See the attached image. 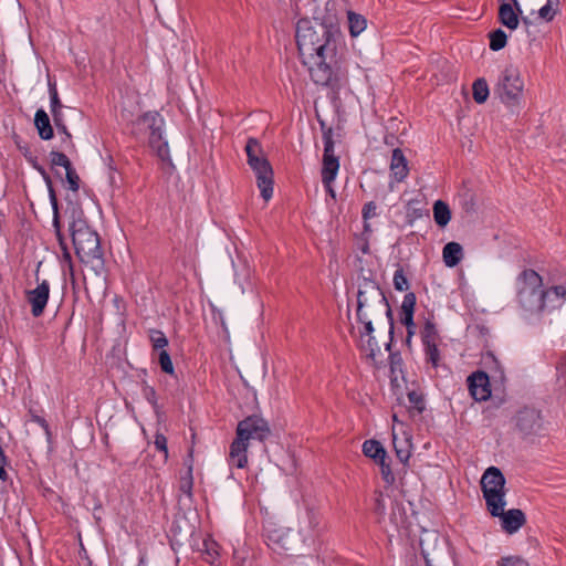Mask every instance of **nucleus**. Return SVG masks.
Segmentation results:
<instances>
[{
    "label": "nucleus",
    "mask_w": 566,
    "mask_h": 566,
    "mask_svg": "<svg viewBox=\"0 0 566 566\" xmlns=\"http://www.w3.org/2000/svg\"><path fill=\"white\" fill-rule=\"evenodd\" d=\"M385 311L390 324V339L394 334V318L390 305L382 293L381 289L373 281H365L358 290L357 294V317L364 324V332L360 333V347L368 352V356L375 359L377 352L380 347L374 343L373 323L370 317L381 314ZM386 349L389 350L391 340L385 344Z\"/></svg>",
    "instance_id": "obj_1"
},
{
    "label": "nucleus",
    "mask_w": 566,
    "mask_h": 566,
    "mask_svg": "<svg viewBox=\"0 0 566 566\" xmlns=\"http://www.w3.org/2000/svg\"><path fill=\"white\" fill-rule=\"evenodd\" d=\"M327 2L326 11L327 14L322 22L325 29L324 36L325 43L321 45V84L328 87L332 91V98H336L338 90L340 88L342 81L345 78V74L342 70L337 55V40L340 38V29L336 14H331L329 11L333 9ZM334 7V3H332Z\"/></svg>",
    "instance_id": "obj_2"
},
{
    "label": "nucleus",
    "mask_w": 566,
    "mask_h": 566,
    "mask_svg": "<svg viewBox=\"0 0 566 566\" xmlns=\"http://www.w3.org/2000/svg\"><path fill=\"white\" fill-rule=\"evenodd\" d=\"M270 434L269 423L261 417L250 416L240 421L237 427V437L230 446L229 463L238 469L245 468L250 440L263 442Z\"/></svg>",
    "instance_id": "obj_3"
},
{
    "label": "nucleus",
    "mask_w": 566,
    "mask_h": 566,
    "mask_svg": "<svg viewBox=\"0 0 566 566\" xmlns=\"http://www.w3.org/2000/svg\"><path fill=\"white\" fill-rule=\"evenodd\" d=\"M70 232L75 253L81 262L99 271L104 265V260L98 234L82 219L73 220L70 223Z\"/></svg>",
    "instance_id": "obj_4"
},
{
    "label": "nucleus",
    "mask_w": 566,
    "mask_h": 566,
    "mask_svg": "<svg viewBox=\"0 0 566 566\" xmlns=\"http://www.w3.org/2000/svg\"><path fill=\"white\" fill-rule=\"evenodd\" d=\"M524 6L545 22L554 20L559 12L560 0H521ZM513 4L502 1L499 8V21L506 28L514 30L518 25V13H522L518 0H512Z\"/></svg>",
    "instance_id": "obj_5"
},
{
    "label": "nucleus",
    "mask_w": 566,
    "mask_h": 566,
    "mask_svg": "<svg viewBox=\"0 0 566 566\" xmlns=\"http://www.w3.org/2000/svg\"><path fill=\"white\" fill-rule=\"evenodd\" d=\"M248 165L253 170L261 197L269 201L273 196V169L255 138H249L245 145Z\"/></svg>",
    "instance_id": "obj_6"
},
{
    "label": "nucleus",
    "mask_w": 566,
    "mask_h": 566,
    "mask_svg": "<svg viewBox=\"0 0 566 566\" xmlns=\"http://www.w3.org/2000/svg\"><path fill=\"white\" fill-rule=\"evenodd\" d=\"M296 43L298 54L312 80H315V70L318 66V35L312 20L303 18L296 24Z\"/></svg>",
    "instance_id": "obj_7"
},
{
    "label": "nucleus",
    "mask_w": 566,
    "mask_h": 566,
    "mask_svg": "<svg viewBox=\"0 0 566 566\" xmlns=\"http://www.w3.org/2000/svg\"><path fill=\"white\" fill-rule=\"evenodd\" d=\"M518 282L522 284L517 293L520 304L527 311H542L547 296V292L543 290L542 276L527 269L518 275Z\"/></svg>",
    "instance_id": "obj_8"
},
{
    "label": "nucleus",
    "mask_w": 566,
    "mask_h": 566,
    "mask_svg": "<svg viewBox=\"0 0 566 566\" xmlns=\"http://www.w3.org/2000/svg\"><path fill=\"white\" fill-rule=\"evenodd\" d=\"M505 478L496 467L488 468L481 479V489L491 515H499L505 505Z\"/></svg>",
    "instance_id": "obj_9"
},
{
    "label": "nucleus",
    "mask_w": 566,
    "mask_h": 566,
    "mask_svg": "<svg viewBox=\"0 0 566 566\" xmlns=\"http://www.w3.org/2000/svg\"><path fill=\"white\" fill-rule=\"evenodd\" d=\"M138 124L149 133L148 143L150 148L163 161L170 163L168 142L164 137V117L158 112H147L139 117Z\"/></svg>",
    "instance_id": "obj_10"
},
{
    "label": "nucleus",
    "mask_w": 566,
    "mask_h": 566,
    "mask_svg": "<svg viewBox=\"0 0 566 566\" xmlns=\"http://www.w3.org/2000/svg\"><path fill=\"white\" fill-rule=\"evenodd\" d=\"M524 91V82L520 70L514 65H507L501 73L494 87L502 103L509 106L520 104Z\"/></svg>",
    "instance_id": "obj_11"
},
{
    "label": "nucleus",
    "mask_w": 566,
    "mask_h": 566,
    "mask_svg": "<svg viewBox=\"0 0 566 566\" xmlns=\"http://www.w3.org/2000/svg\"><path fill=\"white\" fill-rule=\"evenodd\" d=\"M342 135L339 133L334 134L332 128L324 130V155H323V169L322 178L323 182L328 184L333 181L337 175L339 168V158L335 155L334 146L336 142H340Z\"/></svg>",
    "instance_id": "obj_12"
},
{
    "label": "nucleus",
    "mask_w": 566,
    "mask_h": 566,
    "mask_svg": "<svg viewBox=\"0 0 566 566\" xmlns=\"http://www.w3.org/2000/svg\"><path fill=\"white\" fill-rule=\"evenodd\" d=\"M195 549L201 552L205 559L213 564L219 556V544L212 539L210 533H191L190 535Z\"/></svg>",
    "instance_id": "obj_13"
},
{
    "label": "nucleus",
    "mask_w": 566,
    "mask_h": 566,
    "mask_svg": "<svg viewBox=\"0 0 566 566\" xmlns=\"http://www.w3.org/2000/svg\"><path fill=\"white\" fill-rule=\"evenodd\" d=\"M468 386L475 401H485L491 396L489 376L484 371H475L468 377Z\"/></svg>",
    "instance_id": "obj_14"
},
{
    "label": "nucleus",
    "mask_w": 566,
    "mask_h": 566,
    "mask_svg": "<svg viewBox=\"0 0 566 566\" xmlns=\"http://www.w3.org/2000/svg\"><path fill=\"white\" fill-rule=\"evenodd\" d=\"M50 294V285L46 280H43L38 286L28 292V301L31 304L32 315L39 317L42 315Z\"/></svg>",
    "instance_id": "obj_15"
},
{
    "label": "nucleus",
    "mask_w": 566,
    "mask_h": 566,
    "mask_svg": "<svg viewBox=\"0 0 566 566\" xmlns=\"http://www.w3.org/2000/svg\"><path fill=\"white\" fill-rule=\"evenodd\" d=\"M497 517H501L502 520V527L504 531H517L522 526H524L526 518L525 514L520 509H512L507 512H504V507L502 509V512L496 515Z\"/></svg>",
    "instance_id": "obj_16"
},
{
    "label": "nucleus",
    "mask_w": 566,
    "mask_h": 566,
    "mask_svg": "<svg viewBox=\"0 0 566 566\" xmlns=\"http://www.w3.org/2000/svg\"><path fill=\"white\" fill-rule=\"evenodd\" d=\"M390 170L394 175V178L398 182L403 181L406 179V177L408 176L409 169H408L407 159L400 148H395L392 150Z\"/></svg>",
    "instance_id": "obj_17"
},
{
    "label": "nucleus",
    "mask_w": 566,
    "mask_h": 566,
    "mask_svg": "<svg viewBox=\"0 0 566 566\" xmlns=\"http://www.w3.org/2000/svg\"><path fill=\"white\" fill-rule=\"evenodd\" d=\"M443 262L447 266H457L463 259L462 245L458 242H449L443 247L442 250Z\"/></svg>",
    "instance_id": "obj_18"
},
{
    "label": "nucleus",
    "mask_w": 566,
    "mask_h": 566,
    "mask_svg": "<svg viewBox=\"0 0 566 566\" xmlns=\"http://www.w3.org/2000/svg\"><path fill=\"white\" fill-rule=\"evenodd\" d=\"M34 125L38 129L39 136L44 140H50L54 136L49 115L44 109H38L34 116Z\"/></svg>",
    "instance_id": "obj_19"
},
{
    "label": "nucleus",
    "mask_w": 566,
    "mask_h": 566,
    "mask_svg": "<svg viewBox=\"0 0 566 566\" xmlns=\"http://www.w3.org/2000/svg\"><path fill=\"white\" fill-rule=\"evenodd\" d=\"M363 453L367 458L374 459L376 463L387 458V452L385 448L381 446L379 441L374 439L366 440L363 443Z\"/></svg>",
    "instance_id": "obj_20"
},
{
    "label": "nucleus",
    "mask_w": 566,
    "mask_h": 566,
    "mask_svg": "<svg viewBox=\"0 0 566 566\" xmlns=\"http://www.w3.org/2000/svg\"><path fill=\"white\" fill-rule=\"evenodd\" d=\"M433 218L436 223L441 228L449 223L451 219V210L444 201L437 200L433 203Z\"/></svg>",
    "instance_id": "obj_21"
},
{
    "label": "nucleus",
    "mask_w": 566,
    "mask_h": 566,
    "mask_svg": "<svg viewBox=\"0 0 566 566\" xmlns=\"http://www.w3.org/2000/svg\"><path fill=\"white\" fill-rule=\"evenodd\" d=\"M349 33L353 38L358 36L367 25L366 19L353 11L347 12Z\"/></svg>",
    "instance_id": "obj_22"
},
{
    "label": "nucleus",
    "mask_w": 566,
    "mask_h": 566,
    "mask_svg": "<svg viewBox=\"0 0 566 566\" xmlns=\"http://www.w3.org/2000/svg\"><path fill=\"white\" fill-rule=\"evenodd\" d=\"M473 99L478 104H483L489 97V86L485 78L480 77L473 82L472 85Z\"/></svg>",
    "instance_id": "obj_23"
},
{
    "label": "nucleus",
    "mask_w": 566,
    "mask_h": 566,
    "mask_svg": "<svg viewBox=\"0 0 566 566\" xmlns=\"http://www.w3.org/2000/svg\"><path fill=\"white\" fill-rule=\"evenodd\" d=\"M490 49L492 51H500L505 48L507 35L502 29H496L489 33Z\"/></svg>",
    "instance_id": "obj_24"
},
{
    "label": "nucleus",
    "mask_w": 566,
    "mask_h": 566,
    "mask_svg": "<svg viewBox=\"0 0 566 566\" xmlns=\"http://www.w3.org/2000/svg\"><path fill=\"white\" fill-rule=\"evenodd\" d=\"M149 339L154 350H164L168 346V338L159 329H150Z\"/></svg>",
    "instance_id": "obj_25"
},
{
    "label": "nucleus",
    "mask_w": 566,
    "mask_h": 566,
    "mask_svg": "<svg viewBox=\"0 0 566 566\" xmlns=\"http://www.w3.org/2000/svg\"><path fill=\"white\" fill-rule=\"evenodd\" d=\"M421 336H422L423 345L431 344V343H437L438 338H439V335H438V331L436 328V325L432 322H430V321L426 322V324L423 326V329H422V333H421Z\"/></svg>",
    "instance_id": "obj_26"
},
{
    "label": "nucleus",
    "mask_w": 566,
    "mask_h": 566,
    "mask_svg": "<svg viewBox=\"0 0 566 566\" xmlns=\"http://www.w3.org/2000/svg\"><path fill=\"white\" fill-rule=\"evenodd\" d=\"M408 401L410 403V409L415 410L418 415L421 413L426 408L422 394L416 390L408 392Z\"/></svg>",
    "instance_id": "obj_27"
},
{
    "label": "nucleus",
    "mask_w": 566,
    "mask_h": 566,
    "mask_svg": "<svg viewBox=\"0 0 566 566\" xmlns=\"http://www.w3.org/2000/svg\"><path fill=\"white\" fill-rule=\"evenodd\" d=\"M158 363L164 373L168 375L175 374V368L170 358V355L166 349L158 352Z\"/></svg>",
    "instance_id": "obj_28"
},
{
    "label": "nucleus",
    "mask_w": 566,
    "mask_h": 566,
    "mask_svg": "<svg viewBox=\"0 0 566 566\" xmlns=\"http://www.w3.org/2000/svg\"><path fill=\"white\" fill-rule=\"evenodd\" d=\"M424 352L427 360L431 363L433 367H437L440 361V352L438 349L437 343L426 344Z\"/></svg>",
    "instance_id": "obj_29"
},
{
    "label": "nucleus",
    "mask_w": 566,
    "mask_h": 566,
    "mask_svg": "<svg viewBox=\"0 0 566 566\" xmlns=\"http://www.w3.org/2000/svg\"><path fill=\"white\" fill-rule=\"evenodd\" d=\"M497 566H530L528 562L515 555L504 556L497 560Z\"/></svg>",
    "instance_id": "obj_30"
},
{
    "label": "nucleus",
    "mask_w": 566,
    "mask_h": 566,
    "mask_svg": "<svg viewBox=\"0 0 566 566\" xmlns=\"http://www.w3.org/2000/svg\"><path fill=\"white\" fill-rule=\"evenodd\" d=\"M376 209H377V206L374 201H369L367 202L364 208H363V219L365 221V224H364V230L366 232H370L371 229H370V224L367 222L368 219L373 218L376 216Z\"/></svg>",
    "instance_id": "obj_31"
},
{
    "label": "nucleus",
    "mask_w": 566,
    "mask_h": 566,
    "mask_svg": "<svg viewBox=\"0 0 566 566\" xmlns=\"http://www.w3.org/2000/svg\"><path fill=\"white\" fill-rule=\"evenodd\" d=\"M377 463L380 467L382 480L386 482L387 485H392L395 483V475L390 469L389 463L387 462V458L380 460Z\"/></svg>",
    "instance_id": "obj_32"
},
{
    "label": "nucleus",
    "mask_w": 566,
    "mask_h": 566,
    "mask_svg": "<svg viewBox=\"0 0 566 566\" xmlns=\"http://www.w3.org/2000/svg\"><path fill=\"white\" fill-rule=\"evenodd\" d=\"M50 157H51V164L53 166H61L64 169L72 167V164H71L69 157L63 153L51 151Z\"/></svg>",
    "instance_id": "obj_33"
},
{
    "label": "nucleus",
    "mask_w": 566,
    "mask_h": 566,
    "mask_svg": "<svg viewBox=\"0 0 566 566\" xmlns=\"http://www.w3.org/2000/svg\"><path fill=\"white\" fill-rule=\"evenodd\" d=\"M394 286L397 291H406L408 290V280L403 273L402 269H398L394 274Z\"/></svg>",
    "instance_id": "obj_34"
},
{
    "label": "nucleus",
    "mask_w": 566,
    "mask_h": 566,
    "mask_svg": "<svg viewBox=\"0 0 566 566\" xmlns=\"http://www.w3.org/2000/svg\"><path fill=\"white\" fill-rule=\"evenodd\" d=\"M192 485H193V476L192 473H185L180 478V485L179 489L182 493H185L188 496H191L192 494Z\"/></svg>",
    "instance_id": "obj_35"
},
{
    "label": "nucleus",
    "mask_w": 566,
    "mask_h": 566,
    "mask_svg": "<svg viewBox=\"0 0 566 566\" xmlns=\"http://www.w3.org/2000/svg\"><path fill=\"white\" fill-rule=\"evenodd\" d=\"M49 93H50L51 112L55 111L57 108H63L64 106L62 105V103L59 98L56 85L54 83H49Z\"/></svg>",
    "instance_id": "obj_36"
},
{
    "label": "nucleus",
    "mask_w": 566,
    "mask_h": 566,
    "mask_svg": "<svg viewBox=\"0 0 566 566\" xmlns=\"http://www.w3.org/2000/svg\"><path fill=\"white\" fill-rule=\"evenodd\" d=\"M415 306H416V295L415 293L410 292V293H407L405 296H403V301H402V304H401V312L402 313H413L415 312Z\"/></svg>",
    "instance_id": "obj_37"
},
{
    "label": "nucleus",
    "mask_w": 566,
    "mask_h": 566,
    "mask_svg": "<svg viewBox=\"0 0 566 566\" xmlns=\"http://www.w3.org/2000/svg\"><path fill=\"white\" fill-rule=\"evenodd\" d=\"M154 444L158 451L164 453V460L166 461L168 459L167 438L163 433H156Z\"/></svg>",
    "instance_id": "obj_38"
},
{
    "label": "nucleus",
    "mask_w": 566,
    "mask_h": 566,
    "mask_svg": "<svg viewBox=\"0 0 566 566\" xmlns=\"http://www.w3.org/2000/svg\"><path fill=\"white\" fill-rule=\"evenodd\" d=\"M65 175H66V180L69 182L70 189L73 191H77L80 178H78L76 171L74 170V168L70 167V168L65 169Z\"/></svg>",
    "instance_id": "obj_39"
},
{
    "label": "nucleus",
    "mask_w": 566,
    "mask_h": 566,
    "mask_svg": "<svg viewBox=\"0 0 566 566\" xmlns=\"http://www.w3.org/2000/svg\"><path fill=\"white\" fill-rule=\"evenodd\" d=\"M390 370L394 379H397V373H402V359L399 354H390Z\"/></svg>",
    "instance_id": "obj_40"
},
{
    "label": "nucleus",
    "mask_w": 566,
    "mask_h": 566,
    "mask_svg": "<svg viewBox=\"0 0 566 566\" xmlns=\"http://www.w3.org/2000/svg\"><path fill=\"white\" fill-rule=\"evenodd\" d=\"M32 421H34L35 423H38L40 427H42L44 429L46 439L50 441L52 434H51V430H50V427H49L46 420L40 416L33 415Z\"/></svg>",
    "instance_id": "obj_41"
},
{
    "label": "nucleus",
    "mask_w": 566,
    "mask_h": 566,
    "mask_svg": "<svg viewBox=\"0 0 566 566\" xmlns=\"http://www.w3.org/2000/svg\"><path fill=\"white\" fill-rule=\"evenodd\" d=\"M394 447L396 450L397 458L401 463H406L410 457V451L408 448H398L396 444V439H394Z\"/></svg>",
    "instance_id": "obj_42"
},
{
    "label": "nucleus",
    "mask_w": 566,
    "mask_h": 566,
    "mask_svg": "<svg viewBox=\"0 0 566 566\" xmlns=\"http://www.w3.org/2000/svg\"><path fill=\"white\" fill-rule=\"evenodd\" d=\"M7 457L4 454V451L2 447L0 446V480L6 481L8 478L6 465H7Z\"/></svg>",
    "instance_id": "obj_43"
},
{
    "label": "nucleus",
    "mask_w": 566,
    "mask_h": 566,
    "mask_svg": "<svg viewBox=\"0 0 566 566\" xmlns=\"http://www.w3.org/2000/svg\"><path fill=\"white\" fill-rule=\"evenodd\" d=\"M482 359H483V364L485 366H489L490 364H493L495 369H499L500 368V364L496 359V357L494 356V354L490 350H488L483 356H482Z\"/></svg>",
    "instance_id": "obj_44"
},
{
    "label": "nucleus",
    "mask_w": 566,
    "mask_h": 566,
    "mask_svg": "<svg viewBox=\"0 0 566 566\" xmlns=\"http://www.w3.org/2000/svg\"><path fill=\"white\" fill-rule=\"evenodd\" d=\"M547 295L554 294L556 297H566V289L563 285H556L551 287L549 290H546Z\"/></svg>",
    "instance_id": "obj_45"
},
{
    "label": "nucleus",
    "mask_w": 566,
    "mask_h": 566,
    "mask_svg": "<svg viewBox=\"0 0 566 566\" xmlns=\"http://www.w3.org/2000/svg\"><path fill=\"white\" fill-rule=\"evenodd\" d=\"M144 395L154 407H157L156 391L153 387H146L144 389Z\"/></svg>",
    "instance_id": "obj_46"
},
{
    "label": "nucleus",
    "mask_w": 566,
    "mask_h": 566,
    "mask_svg": "<svg viewBox=\"0 0 566 566\" xmlns=\"http://www.w3.org/2000/svg\"><path fill=\"white\" fill-rule=\"evenodd\" d=\"M62 109L63 108H57V109L51 112L55 126H63L64 117H63Z\"/></svg>",
    "instance_id": "obj_47"
},
{
    "label": "nucleus",
    "mask_w": 566,
    "mask_h": 566,
    "mask_svg": "<svg viewBox=\"0 0 566 566\" xmlns=\"http://www.w3.org/2000/svg\"><path fill=\"white\" fill-rule=\"evenodd\" d=\"M401 323L407 327V329L415 327L413 313H402Z\"/></svg>",
    "instance_id": "obj_48"
},
{
    "label": "nucleus",
    "mask_w": 566,
    "mask_h": 566,
    "mask_svg": "<svg viewBox=\"0 0 566 566\" xmlns=\"http://www.w3.org/2000/svg\"><path fill=\"white\" fill-rule=\"evenodd\" d=\"M375 506H376V510H384L385 509V503H384V495H382V492L381 491H378L376 490L375 491Z\"/></svg>",
    "instance_id": "obj_49"
},
{
    "label": "nucleus",
    "mask_w": 566,
    "mask_h": 566,
    "mask_svg": "<svg viewBox=\"0 0 566 566\" xmlns=\"http://www.w3.org/2000/svg\"><path fill=\"white\" fill-rule=\"evenodd\" d=\"M48 187H49V193H50L51 203L53 206L54 211L56 212V210H57V199H56L55 192H54V190L52 188V184L50 186H48ZM56 222H57V219H56V216H55L54 217V223L56 224Z\"/></svg>",
    "instance_id": "obj_50"
},
{
    "label": "nucleus",
    "mask_w": 566,
    "mask_h": 566,
    "mask_svg": "<svg viewBox=\"0 0 566 566\" xmlns=\"http://www.w3.org/2000/svg\"><path fill=\"white\" fill-rule=\"evenodd\" d=\"M185 465L187 467L186 473H192L193 472V455H192V449L189 450L188 457L185 460Z\"/></svg>",
    "instance_id": "obj_51"
},
{
    "label": "nucleus",
    "mask_w": 566,
    "mask_h": 566,
    "mask_svg": "<svg viewBox=\"0 0 566 566\" xmlns=\"http://www.w3.org/2000/svg\"><path fill=\"white\" fill-rule=\"evenodd\" d=\"M285 537L284 533H269L268 539L274 543H281Z\"/></svg>",
    "instance_id": "obj_52"
},
{
    "label": "nucleus",
    "mask_w": 566,
    "mask_h": 566,
    "mask_svg": "<svg viewBox=\"0 0 566 566\" xmlns=\"http://www.w3.org/2000/svg\"><path fill=\"white\" fill-rule=\"evenodd\" d=\"M59 133L61 134H64L66 136V138H71V134L67 132V128H66V125H65V122H63V126H56Z\"/></svg>",
    "instance_id": "obj_53"
},
{
    "label": "nucleus",
    "mask_w": 566,
    "mask_h": 566,
    "mask_svg": "<svg viewBox=\"0 0 566 566\" xmlns=\"http://www.w3.org/2000/svg\"><path fill=\"white\" fill-rule=\"evenodd\" d=\"M38 170L43 176L46 185L50 186L52 181H51L50 176L46 174V171L43 168H41V167H39Z\"/></svg>",
    "instance_id": "obj_54"
},
{
    "label": "nucleus",
    "mask_w": 566,
    "mask_h": 566,
    "mask_svg": "<svg viewBox=\"0 0 566 566\" xmlns=\"http://www.w3.org/2000/svg\"><path fill=\"white\" fill-rule=\"evenodd\" d=\"M38 170L43 176L46 185L50 186L52 181H51L50 176L46 174V171L43 168H41V167H39Z\"/></svg>",
    "instance_id": "obj_55"
},
{
    "label": "nucleus",
    "mask_w": 566,
    "mask_h": 566,
    "mask_svg": "<svg viewBox=\"0 0 566 566\" xmlns=\"http://www.w3.org/2000/svg\"><path fill=\"white\" fill-rule=\"evenodd\" d=\"M331 184H332V181H328V184H325V182H324V185H325V187H326L327 191L331 193V196H332L333 198H335V192H334V190H333V188H332Z\"/></svg>",
    "instance_id": "obj_56"
},
{
    "label": "nucleus",
    "mask_w": 566,
    "mask_h": 566,
    "mask_svg": "<svg viewBox=\"0 0 566 566\" xmlns=\"http://www.w3.org/2000/svg\"><path fill=\"white\" fill-rule=\"evenodd\" d=\"M413 329H415V327H410V329H407V333H408L407 336L411 337L415 333Z\"/></svg>",
    "instance_id": "obj_57"
},
{
    "label": "nucleus",
    "mask_w": 566,
    "mask_h": 566,
    "mask_svg": "<svg viewBox=\"0 0 566 566\" xmlns=\"http://www.w3.org/2000/svg\"><path fill=\"white\" fill-rule=\"evenodd\" d=\"M171 547L175 549V541L172 538L169 539Z\"/></svg>",
    "instance_id": "obj_58"
},
{
    "label": "nucleus",
    "mask_w": 566,
    "mask_h": 566,
    "mask_svg": "<svg viewBox=\"0 0 566 566\" xmlns=\"http://www.w3.org/2000/svg\"><path fill=\"white\" fill-rule=\"evenodd\" d=\"M319 125H321V128L323 129L324 128V122H319Z\"/></svg>",
    "instance_id": "obj_59"
},
{
    "label": "nucleus",
    "mask_w": 566,
    "mask_h": 566,
    "mask_svg": "<svg viewBox=\"0 0 566 566\" xmlns=\"http://www.w3.org/2000/svg\"><path fill=\"white\" fill-rule=\"evenodd\" d=\"M392 419H394V421H398V419H397V415H394V416H392Z\"/></svg>",
    "instance_id": "obj_60"
},
{
    "label": "nucleus",
    "mask_w": 566,
    "mask_h": 566,
    "mask_svg": "<svg viewBox=\"0 0 566 566\" xmlns=\"http://www.w3.org/2000/svg\"><path fill=\"white\" fill-rule=\"evenodd\" d=\"M406 340H407V343H410L411 337L407 336V339H406Z\"/></svg>",
    "instance_id": "obj_61"
},
{
    "label": "nucleus",
    "mask_w": 566,
    "mask_h": 566,
    "mask_svg": "<svg viewBox=\"0 0 566 566\" xmlns=\"http://www.w3.org/2000/svg\"><path fill=\"white\" fill-rule=\"evenodd\" d=\"M143 565V559L140 560L139 565L138 566H142Z\"/></svg>",
    "instance_id": "obj_62"
}]
</instances>
